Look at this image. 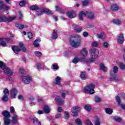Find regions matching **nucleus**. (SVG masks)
I'll return each mask as SVG.
<instances>
[{
	"instance_id": "nucleus-15",
	"label": "nucleus",
	"mask_w": 125,
	"mask_h": 125,
	"mask_svg": "<svg viewBox=\"0 0 125 125\" xmlns=\"http://www.w3.org/2000/svg\"><path fill=\"white\" fill-rule=\"evenodd\" d=\"M54 83L55 85H60L61 84V77L57 76L54 81Z\"/></svg>"
},
{
	"instance_id": "nucleus-62",
	"label": "nucleus",
	"mask_w": 125,
	"mask_h": 125,
	"mask_svg": "<svg viewBox=\"0 0 125 125\" xmlns=\"http://www.w3.org/2000/svg\"><path fill=\"white\" fill-rule=\"evenodd\" d=\"M18 99L20 100H23L24 99V98L23 97V96L22 95H20L18 97Z\"/></svg>"
},
{
	"instance_id": "nucleus-61",
	"label": "nucleus",
	"mask_w": 125,
	"mask_h": 125,
	"mask_svg": "<svg viewBox=\"0 0 125 125\" xmlns=\"http://www.w3.org/2000/svg\"><path fill=\"white\" fill-rule=\"evenodd\" d=\"M58 112H59V113H61V112H62V111H63V109H62V107L58 106Z\"/></svg>"
},
{
	"instance_id": "nucleus-40",
	"label": "nucleus",
	"mask_w": 125,
	"mask_h": 125,
	"mask_svg": "<svg viewBox=\"0 0 125 125\" xmlns=\"http://www.w3.org/2000/svg\"><path fill=\"white\" fill-rule=\"evenodd\" d=\"M4 2L2 0H0V8L1 9H4Z\"/></svg>"
},
{
	"instance_id": "nucleus-13",
	"label": "nucleus",
	"mask_w": 125,
	"mask_h": 125,
	"mask_svg": "<svg viewBox=\"0 0 125 125\" xmlns=\"http://www.w3.org/2000/svg\"><path fill=\"white\" fill-rule=\"evenodd\" d=\"M31 120L33 122V124L35 125H42V123L39 121L37 117H31Z\"/></svg>"
},
{
	"instance_id": "nucleus-55",
	"label": "nucleus",
	"mask_w": 125,
	"mask_h": 125,
	"mask_svg": "<svg viewBox=\"0 0 125 125\" xmlns=\"http://www.w3.org/2000/svg\"><path fill=\"white\" fill-rule=\"evenodd\" d=\"M86 124L87 125H93L91 121H90L89 120H88L86 121Z\"/></svg>"
},
{
	"instance_id": "nucleus-17",
	"label": "nucleus",
	"mask_w": 125,
	"mask_h": 125,
	"mask_svg": "<svg viewBox=\"0 0 125 125\" xmlns=\"http://www.w3.org/2000/svg\"><path fill=\"white\" fill-rule=\"evenodd\" d=\"M110 8L112 11H117L119 10V5L117 4H113L111 5Z\"/></svg>"
},
{
	"instance_id": "nucleus-37",
	"label": "nucleus",
	"mask_w": 125,
	"mask_h": 125,
	"mask_svg": "<svg viewBox=\"0 0 125 125\" xmlns=\"http://www.w3.org/2000/svg\"><path fill=\"white\" fill-rule=\"evenodd\" d=\"M1 99L4 102H7L8 101V96L4 95Z\"/></svg>"
},
{
	"instance_id": "nucleus-35",
	"label": "nucleus",
	"mask_w": 125,
	"mask_h": 125,
	"mask_svg": "<svg viewBox=\"0 0 125 125\" xmlns=\"http://www.w3.org/2000/svg\"><path fill=\"white\" fill-rule=\"evenodd\" d=\"M30 10L32 11L39 10V7L37 5H32L30 7Z\"/></svg>"
},
{
	"instance_id": "nucleus-43",
	"label": "nucleus",
	"mask_w": 125,
	"mask_h": 125,
	"mask_svg": "<svg viewBox=\"0 0 125 125\" xmlns=\"http://www.w3.org/2000/svg\"><path fill=\"white\" fill-rule=\"evenodd\" d=\"M6 17L4 16H0V22H5Z\"/></svg>"
},
{
	"instance_id": "nucleus-31",
	"label": "nucleus",
	"mask_w": 125,
	"mask_h": 125,
	"mask_svg": "<svg viewBox=\"0 0 125 125\" xmlns=\"http://www.w3.org/2000/svg\"><path fill=\"white\" fill-rule=\"evenodd\" d=\"M15 26L16 28H18V29H24V25L18 23L15 24Z\"/></svg>"
},
{
	"instance_id": "nucleus-20",
	"label": "nucleus",
	"mask_w": 125,
	"mask_h": 125,
	"mask_svg": "<svg viewBox=\"0 0 125 125\" xmlns=\"http://www.w3.org/2000/svg\"><path fill=\"white\" fill-rule=\"evenodd\" d=\"M40 42H41V39H37L33 42V45L35 46V47H39L40 46Z\"/></svg>"
},
{
	"instance_id": "nucleus-7",
	"label": "nucleus",
	"mask_w": 125,
	"mask_h": 125,
	"mask_svg": "<svg viewBox=\"0 0 125 125\" xmlns=\"http://www.w3.org/2000/svg\"><path fill=\"white\" fill-rule=\"evenodd\" d=\"M82 108L79 106H74L71 108V112L73 114L74 117H78V111H80Z\"/></svg>"
},
{
	"instance_id": "nucleus-5",
	"label": "nucleus",
	"mask_w": 125,
	"mask_h": 125,
	"mask_svg": "<svg viewBox=\"0 0 125 125\" xmlns=\"http://www.w3.org/2000/svg\"><path fill=\"white\" fill-rule=\"evenodd\" d=\"M40 11H41L40 13H39L38 11L36 12L37 15L38 16H40V15H42V13H46L47 15H52V14H53L52 12H51L48 9H46V8L41 9L40 10Z\"/></svg>"
},
{
	"instance_id": "nucleus-46",
	"label": "nucleus",
	"mask_w": 125,
	"mask_h": 125,
	"mask_svg": "<svg viewBox=\"0 0 125 125\" xmlns=\"http://www.w3.org/2000/svg\"><path fill=\"white\" fill-rule=\"evenodd\" d=\"M84 108L85 109V110H86L88 112H89V111H90V110H91V107H90L88 105H85L84 107Z\"/></svg>"
},
{
	"instance_id": "nucleus-27",
	"label": "nucleus",
	"mask_w": 125,
	"mask_h": 125,
	"mask_svg": "<svg viewBox=\"0 0 125 125\" xmlns=\"http://www.w3.org/2000/svg\"><path fill=\"white\" fill-rule=\"evenodd\" d=\"M15 17H9L7 18H6V19H5V22H12V21L15 20Z\"/></svg>"
},
{
	"instance_id": "nucleus-8",
	"label": "nucleus",
	"mask_w": 125,
	"mask_h": 125,
	"mask_svg": "<svg viewBox=\"0 0 125 125\" xmlns=\"http://www.w3.org/2000/svg\"><path fill=\"white\" fill-rule=\"evenodd\" d=\"M89 53L91 56L94 57V58H97V56H98V54H99V52L96 51V48L91 49L89 51Z\"/></svg>"
},
{
	"instance_id": "nucleus-22",
	"label": "nucleus",
	"mask_w": 125,
	"mask_h": 125,
	"mask_svg": "<svg viewBox=\"0 0 125 125\" xmlns=\"http://www.w3.org/2000/svg\"><path fill=\"white\" fill-rule=\"evenodd\" d=\"M86 16V12H84V11L80 12L79 13V19L81 20H83V17Z\"/></svg>"
},
{
	"instance_id": "nucleus-32",
	"label": "nucleus",
	"mask_w": 125,
	"mask_h": 125,
	"mask_svg": "<svg viewBox=\"0 0 125 125\" xmlns=\"http://www.w3.org/2000/svg\"><path fill=\"white\" fill-rule=\"evenodd\" d=\"M101 120L100 118H96L95 120V125H100Z\"/></svg>"
},
{
	"instance_id": "nucleus-58",
	"label": "nucleus",
	"mask_w": 125,
	"mask_h": 125,
	"mask_svg": "<svg viewBox=\"0 0 125 125\" xmlns=\"http://www.w3.org/2000/svg\"><path fill=\"white\" fill-rule=\"evenodd\" d=\"M88 4V0H84V1L83 2V5L84 6H85V5H87Z\"/></svg>"
},
{
	"instance_id": "nucleus-4",
	"label": "nucleus",
	"mask_w": 125,
	"mask_h": 125,
	"mask_svg": "<svg viewBox=\"0 0 125 125\" xmlns=\"http://www.w3.org/2000/svg\"><path fill=\"white\" fill-rule=\"evenodd\" d=\"M95 85L93 84H89L87 85L83 89L84 93H89L90 94H94L95 91Z\"/></svg>"
},
{
	"instance_id": "nucleus-18",
	"label": "nucleus",
	"mask_w": 125,
	"mask_h": 125,
	"mask_svg": "<svg viewBox=\"0 0 125 125\" xmlns=\"http://www.w3.org/2000/svg\"><path fill=\"white\" fill-rule=\"evenodd\" d=\"M67 16L69 18L73 19V18H75V17H76V13L74 12H69L67 13Z\"/></svg>"
},
{
	"instance_id": "nucleus-47",
	"label": "nucleus",
	"mask_w": 125,
	"mask_h": 125,
	"mask_svg": "<svg viewBox=\"0 0 125 125\" xmlns=\"http://www.w3.org/2000/svg\"><path fill=\"white\" fill-rule=\"evenodd\" d=\"M115 80V81H121V79L120 78H117V77L116 76H114V77H112L110 78V81H113Z\"/></svg>"
},
{
	"instance_id": "nucleus-53",
	"label": "nucleus",
	"mask_w": 125,
	"mask_h": 125,
	"mask_svg": "<svg viewBox=\"0 0 125 125\" xmlns=\"http://www.w3.org/2000/svg\"><path fill=\"white\" fill-rule=\"evenodd\" d=\"M116 101L118 104H121V98L119 96H116Z\"/></svg>"
},
{
	"instance_id": "nucleus-57",
	"label": "nucleus",
	"mask_w": 125,
	"mask_h": 125,
	"mask_svg": "<svg viewBox=\"0 0 125 125\" xmlns=\"http://www.w3.org/2000/svg\"><path fill=\"white\" fill-rule=\"evenodd\" d=\"M119 105H120V106L121 107V108L122 109H123L124 110H125V104H119Z\"/></svg>"
},
{
	"instance_id": "nucleus-49",
	"label": "nucleus",
	"mask_w": 125,
	"mask_h": 125,
	"mask_svg": "<svg viewBox=\"0 0 125 125\" xmlns=\"http://www.w3.org/2000/svg\"><path fill=\"white\" fill-rule=\"evenodd\" d=\"M113 72L116 73H118V72H119V68H118V67H117V66H115L113 67Z\"/></svg>"
},
{
	"instance_id": "nucleus-50",
	"label": "nucleus",
	"mask_w": 125,
	"mask_h": 125,
	"mask_svg": "<svg viewBox=\"0 0 125 125\" xmlns=\"http://www.w3.org/2000/svg\"><path fill=\"white\" fill-rule=\"evenodd\" d=\"M21 6H25L26 5V2L25 1H21L19 3Z\"/></svg>"
},
{
	"instance_id": "nucleus-9",
	"label": "nucleus",
	"mask_w": 125,
	"mask_h": 125,
	"mask_svg": "<svg viewBox=\"0 0 125 125\" xmlns=\"http://www.w3.org/2000/svg\"><path fill=\"white\" fill-rule=\"evenodd\" d=\"M85 62V63H87V60L85 59V58H80L79 59L78 58H75L72 61V62L74 64H77L78 62Z\"/></svg>"
},
{
	"instance_id": "nucleus-28",
	"label": "nucleus",
	"mask_w": 125,
	"mask_h": 125,
	"mask_svg": "<svg viewBox=\"0 0 125 125\" xmlns=\"http://www.w3.org/2000/svg\"><path fill=\"white\" fill-rule=\"evenodd\" d=\"M44 112L45 113V114H48L50 112V109H49V107L47 105H45L44 107Z\"/></svg>"
},
{
	"instance_id": "nucleus-10",
	"label": "nucleus",
	"mask_w": 125,
	"mask_h": 125,
	"mask_svg": "<svg viewBox=\"0 0 125 125\" xmlns=\"http://www.w3.org/2000/svg\"><path fill=\"white\" fill-rule=\"evenodd\" d=\"M55 101L58 105L61 106L62 104H64V100L62 99V98L59 96H57L55 98Z\"/></svg>"
},
{
	"instance_id": "nucleus-42",
	"label": "nucleus",
	"mask_w": 125,
	"mask_h": 125,
	"mask_svg": "<svg viewBox=\"0 0 125 125\" xmlns=\"http://www.w3.org/2000/svg\"><path fill=\"white\" fill-rule=\"evenodd\" d=\"M114 119L116 122H117V123H121V122H122V119L118 117L115 116L114 117Z\"/></svg>"
},
{
	"instance_id": "nucleus-54",
	"label": "nucleus",
	"mask_w": 125,
	"mask_h": 125,
	"mask_svg": "<svg viewBox=\"0 0 125 125\" xmlns=\"http://www.w3.org/2000/svg\"><path fill=\"white\" fill-rule=\"evenodd\" d=\"M10 111L12 113H15V109H14V107L13 106H11Z\"/></svg>"
},
{
	"instance_id": "nucleus-21",
	"label": "nucleus",
	"mask_w": 125,
	"mask_h": 125,
	"mask_svg": "<svg viewBox=\"0 0 125 125\" xmlns=\"http://www.w3.org/2000/svg\"><path fill=\"white\" fill-rule=\"evenodd\" d=\"M88 19H93L94 14L92 12H86V16Z\"/></svg>"
},
{
	"instance_id": "nucleus-19",
	"label": "nucleus",
	"mask_w": 125,
	"mask_h": 125,
	"mask_svg": "<svg viewBox=\"0 0 125 125\" xmlns=\"http://www.w3.org/2000/svg\"><path fill=\"white\" fill-rule=\"evenodd\" d=\"M52 39L53 40H56L58 38V34H57V30L55 29L53 31Z\"/></svg>"
},
{
	"instance_id": "nucleus-30",
	"label": "nucleus",
	"mask_w": 125,
	"mask_h": 125,
	"mask_svg": "<svg viewBox=\"0 0 125 125\" xmlns=\"http://www.w3.org/2000/svg\"><path fill=\"white\" fill-rule=\"evenodd\" d=\"M105 111L106 114H108V115H111V114L113 113V110H112V109L110 108H105Z\"/></svg>"
},
{
	"instance_id": "nucleus-36",
	"label": "nucleus",
	"mask_w": 125,
	"mask_h": 125,
	"mask_svg": "<svg viewBox=\"0 0 125 125\" xmlns=\"http://www.w3.org/2000/svg\"><path fill=\"white\" fill-rule=\"evenodd\" d=\"M60 92L62 99H65L66 98V92H65L64 91H60Z\"/></svg>"
},
{
	"instance_id": "nucleus-1",
	"label": "nucleus",
	"mask_w": 125,
	"mask_h": 125,
	"mask_svg": "<svg viewBox=\"0 0 125 125\" xmlns=\"http://www.w3.org/2000/svg\"><path fill=\"white\" fill-rule=\"evenodd\" d=\"M70 44L72 47L78 48L81 45L82 42V38L79 35H73L70 41Z\"/></svg>"
},
{
	"instance_id": "nucleus-41",
	"label": "nucleus",
	"mask_w": 125,
	"mask_h": 125,
	"mask_svg": "<svg viewBox=\"0 0 125 125\" xmlns=\"http://www.w3.org/2000/svg\"><path fill=\"white\" fill-rule=\"evenodd\" d=\"M119 67H120V69L122 70H125V64L123 62H120L119 63Z\"/></svg>"
},
{
	"instance_id": "nucleus-11",
	"label": "nucleus",
	"mask_w": 125,
	"mask_h": 125,
	"mask_svg": "<svg viewBox=\"0 0 125 125\" xmlns=\"http://www.w3.org/2000/svg\"><path fill=\"white\" fill-rule=\"evenodd\" d=\"M11 122L14 125H17V124L19 123V122H18V116L17 115L14 114L12 116Z\"/></svg>"
},
{
	"instance_id": "nucleus-6",
	"label": "nucleus",
	"mask_w": 125,
	"mask_h": 125,
	"mask_svg": "<svg viewBox=\"0 0 125 125\" xmlns=\"http://www.w3.org/2000/svg\"><path fill=\"white\" fill-rule=\"evenodd\" d=\"M21 80L24 84H29L32 82V78L30 76H22Z\"/></svg>"
},
{
	"instance_id": "nucleus-14",
	"label": "nucleus",
	"mask_w": 125,
	"mask_h": 125,
	"mask_svg": "<svg viewBox=\"0 0 125 125\" xmlns=\"http://www.w3.org/2000/svg\"><path fill=\"white\" fill-rule=\"evenodd\" d=\"M117 41L120 44H123L124 43V42H125V38H124V35L123 34H120L118 36V38L117 39Z\"/></svg>"
},
{
	"instance_id": "nucleus-64",
	"label": "nucleus",
	"mask_w": 125,
	"mask_h": 125,
	"mask_svg": "<svg viewBox=\"0 0 125 125\" xmlns=\"http://www.w3.org/2000/svg\"><path fill=\"white\" fill-rule=\"evenodd\" d=\"M19 14L20 16V19H22L23 18V14H22V13L21 12H19Z\"/></svg>"
},
{
	"instance_id": "nucleus-45",
	"label": "nucleus",
	"mask_w": 125,
	"mask_h": 125,
	"mask_svg": "<svg viewBox=\"0 0 125 125\" xmlns=\"http://www.w3.org/2000/svg\"><path fill=\"white\" fill-rule=\"evenodd\" d=\"M64 117L65 119H69L70 118V113L68 112L65 111L64 112Z\"/></svg>"
},
{
	"instance_id": "nucleus-33",
	"label": "nucleus",
	"mask_w": 125,
	"mask_h": 125,
	"mask_svg": "<svg viewBox=\"0 0 125 125\" xmlns=\"http://www.w3.org/2000/svg\"><path fill=\"white\" fill-rule=\"evenodd\" d=\"M75 123L77 125H83V122H82V120L80 119L77 118L75 120Z\"/></svg>"
},
{
	"instance_id": "nucleus-60",
	"label": "nucleus",
	"mask_w": 125,
	"mask_h": 125,
	"mask_svg": "<svg viewBox=\"0 0 125 125\" xmlns=\"http://www.w3.org/2000/svg\"><path fill=\"white\" fill-rule=\"evenodd\" d=\"M92 46H94V47H96L97 45H98V43H97V42H93L92 43Z\"/></svg>"
},
{
	"instance_id": "nucleus-23",
	"label": "nucleus",
	"mask_w": 125,
	"mask_h": 125,
	"mask_svg": "<svg viewBox=\"0 0 125 125\" xmlns=\"http://www.w3.org/2000/svg\"><path fill=\"white\" fill-rule=\"evenodd\" d=\"M81 53L82 54V55H83V56H87L88 52L87 51V50H86V48H83L81 51Z\"/></svg>"
},
{
	"instance_id": "nucleus-29",
	"label": "nucleus",
	"mask_w": 125,
	"mask_h": 125,
	"mask_svg": "<svg viewBox=\"0 0 125 125\" xmlns=\"http://www.w3.org/2000/svg\"><path fill=\"white\" fill-rule=\"evenodd\" d=\"M97 38H98V39H105V34L104 33V32H103L101 34H98Z\"/></svg>"
},
{
	"instance_id": "nucleus-12",
	"label": "nucleus",
	"mask_w": 125,
	"mask_h": 125,
	"mask_svg": "<svg viewBox=\"0 0 125 125\" xmlns=\"http://www.w3.org/2000/svg\"><path fill=\"white\" fill-rule=\"evenodd\" d=\"M18 91H17V89L13 88L10 91V93L11 94V96L12 98H15L16 97V95H17V93Z\"/></svg>"
},
{
	"instance_id": "nucleus-52",
	"label": "nucleus",
	"mask_w": 125,
	"mask_h": 125,
	"mask_svg": "<svg viewBox=\"0 0 125 125\" xmlns=\"http://www.w3.org/2000/svg\"><path fill=\"white\" fill-rule=\"evenodd\" d=\"M28 38L29 39H32L33 38V34L31 32H28L27 33Z\"/></svg>"
},
{
	"instance_id": "nucleus-44",
	"label": "nucleus",
	"mask_w": 125,
	"mask_h": 125,
	"mask_svg": "<svg viewBox=\"0 0 125 125\" xmlns=\"http://www.w3.org/2000/svg\"><path fill=\"white\" fill-rule=\"evenodd\" d=\"M113 23L116 24V25H120L122 22L119 20H114Z\"/></svg>"
},
{
	"instance_id": "nucleus-51",
	"label": "nucleus",
	"mask_w": 125,
	"mask_h": 125,
	"mask_svg": "<svg viewBox=\"0 0 125 125\" xmlns=\"http://www.w3.org/2000/svg\"><path fill=\"white\" fill-rule=\"evenodd\" d=\"M53 70H58V69H59V67L58 66V65L54 64H53Z\"/></svg>"
},
{
	"instance_id": "nucleus-25",
	"label": "nucleus",
	"mask_w": 125,
	"mask_h": 125,
	"mask_svg": "<svg viewBox=\"0 0 125 125\" xmlns=\"http://www.w3.org/2000/svg\"><path fill=\"white\" fill-rule=\"evenodd\" d=\"M100 68L104 72H107L108 69L107 67H105V65L103 63H101L100 65Z\"/></svg>"
},
{
	"instance_id": "nucleus-59",
	"label": "nucleus",
	"mask_w": 125,
	"mask_h": 125,
	"mask_svg": "<svg viewBox=\"0 0 125 125\" xmlns=\"http://www.w3.org/2000/svg\"><path fill=\"white\" fill-rule=\"evenodd\" d=\"M0 45H2V46H5L6 45V42L4 41H2L0 43Z\"/></svg>"
},
{
	"instance_id": "nucleus-3",
	"label": "nucleus",
	"mask_w": 125,
	"mask_h": 125,
	"mask_svg": "<svg viewBox=\"0 0 125 125\" xmlns=\"http://www.w3.org/2000/svg\"><path fill=\"white\" fill-rule=\"evenodd\" d=\"M19 45L20 48H19V47L17 46H14L12 47V50H13L15 53H16V54H17L18 52L21 51V49H22L23 52H26L27 49L24 46V44L23 43L21 42L19 43Z\"/></svg>"
},
{
	"instance_id": "nucleus-34",
	"label": "nucleus",
	"mask_w": 125,
	"mask_h": 125,
	"mask_svg": "<svg viewBox=\"0 0 125 125\" xmlns=\"http://www.w3.org/2000/svg\"><path fill=\"white\" fill-rule=\"evenodd\" d=\"M34 53L37 57H42V54L40 51H36L34 52Z\"/></svg>"
},
{
	"instance_id": "nucleus-38",
	"label": "nucleus",
	"mask_w": 125,
	"mask_h": 125,
	"mask_svg": "<svg viewBox=\"0 0 125 125\" xmlns=\"http://www.w3.org/2000/svg\"><path fill=\"white\" fill-rule=\"evenodd\" d=\"M5 64H4V63H3L2 62L0 61V69H1L2 70H4V69H5Z\"/></svg>"
},
{
	"instance_id": "nucleus-24",
	"label": "nucleus",
	"mask_w": 125,
	"mask_h": 125,
	"mask_svg": "<svg viewBox=\"0 0 125 125\" xmlns=\"http://www.w3.org/2000/svg\"><path fill=\"white\" fill-rule=\"evenodd\" d=\"M80 78L81 80H86V74L85 72H82L80 75Z\"/></svg>"
},
{
	"instance_id": "nucleus-16",
	"label": "nucleus",
	"mask_w": 125,
	"mask_h": 125,
	"mask_svg": "<svg viewBox=\"0 0 125 125\" xmlns=\"http://www.w3.org/2000/svg\"><path fill=\"white\" fill-rule=\"evenodd\" d=\"M4 70V72L5 74H7V75H8L9 76H11V75H12V71L9 69L8 67H5V68L3 69Z\"/></svg>"
},
{
	"instance_id": "nucleus-39",
	"label": "nucleus",
	"mask_w": 125,
	"mask_h": 125,
	"mask_svg": "<svg viewBox=\"0 0 125 125\" xmlns=\"http://www.w3.org/2000/svg\"><path fill=\"white\" fill-rule=\"evenodd\" d=\"M95 102H96V103H99V102H101V98H100L99 97L95 96Z\"/></svg>"
},
{
	"instance_id": "nucleus-56",
	"label": "nucleus",
	"mask_w": 125,
	"mask_h": 125,
	"mask_svg": "<svg viewBox=\"0 0 125 125\" xmlns=\"http://www.w3.org/2000/svg\"><path fill=\"white\" fill-rule=\"evenodd\" d=\"M103 45L104 47H105V48H107L109 46V44L107 42H104L103 43Z\"/></svg>"
},
{
	"instance_id": "nucleus-48",
	"label": "nucleus",
	"mask_w": 125,
	"mask_h": 125,
	"mask_svg": "<svg viewBox=\"0 0 125 125\" xmlns=\"http://www.w3.org/2000/svg\"><path fill=\"white\" fill-rule=\"evenodd\" d=\"M3 93L4 95L8 96V94H9V91H8V89H7V88H5V90H4L3 91Z\"/></svg>"
},
{
	"instance_id": "nucleus-63",
	"label": "nucleus",
	"mask_w": 125,
	"mask_h": 125,
	"mask_svg": "<svg viewBox=\"0 0 125 125\" xmlns=\"http://www.w3.org/2000/svg\"><path fill=\"white\" fill-rule=\"evenodd\" d=\"M88 36V33H87V32H84L83 33V37H86Z\"/></svg>"
},
{
	"instance_id": "nucleus-26",
	"label": "nucleus",
	"mask_w": 125,
	"mask_h": 125,
	"mask_svg": "<svg viewBox=\"0 0 125 125\" xmlns=\"http://www.w3.org/2000/svg\"><path fill=\"white\" fill-rule=\"evenodd\" d=\"M74 30L75 31V32H77V33H81L82 31H83V28L79 26H75L74 27Z\"/></svg>"
},
{
	"instance_id": "nucleus-2",
	"label": "nucleus",
	"mask_w": 125,
	"mask_h": 125,
	"mask_svg": "<svg viewBox=\"0 0 125 125\" xmlns=\"http://www.w3.org/2000/svg\"><path fill=\"white\" fill-rule=\"evenodd\" d=\"M1 114L4 117V125H10L11 123V120L9 119L10 118V113L7 110H4L1 112Z\"/></svg>"
}]
</instances>
